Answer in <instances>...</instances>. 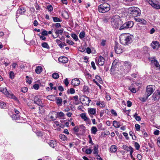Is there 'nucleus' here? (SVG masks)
<instances>
[{
  "instance_id": "obj_19",
  "label": "nucleus",
  "mask_w": 160,
  "mask_h": 160,
  "mask_svg": "<svg viewBox=\"0 0 160 160\" xmlns=\"http://www.w3.org/2000/svg\"><path fill=\"white\" fill-rule=\"evenodd\" d=\"M88 111L89 114L94 115L96 113V109L95 108H88Z\"/></svg>"
},
{
  "instance_id": "obj_49",
  "label": "nucleus",
  "mask_w": 160,
  "mask_h": 160,
  "mask_svg": "<svg viewBox=\"0 0 160 160\" xmlns=\"http://www.w3.org/2000/svg\"><path fill=\"white\" fill-rule=\"evenodd\" d=\"M47 9L49 11H52L53 10L52 7L51 5H48L47 6Z\"/></svg>"
},
{
  "instance_id": "obj_61",
  "label": "nucleus",
  "mask_w": 160,
  "mask_h": 160,
  "mask_svg": "<svg viewBox=\"0 0 160 160\" xmlns=\"http://www.w3.org/2000/svg\"><path fill=\"white\" fill-rule=\"evenodd\" d=\"M86 52L88 54H90L91 52V49L89 47H88L86 48Z\"/></svg>"
},
{
  "instance_id": "obj_7",
  "label": "nucleus",
  "mask_w": 160,
  "mask_h": 160,
  "mask_svg": "<svg viewBox=\"0 0 160 160\" xmlns=\"http://www.w3.org/2000/svg\"><path fill=\"white\" fill-rule=\"evenodd\" d=\"M132 65L130 62L125 61L124 63L123 68L124 69V73H128L131 68Z\"/></svg>"
},
{
  "instance_id": "obj_39",
  "label": "nucleus",
  "mask_w": 160,
  "mask_h": 160,
  "mask_svg": "<svg viewBox=\"0 0 160 160\" xmlns=\"http://www.w3.org/2000/svg\"><path fill=\"white\" fill-rule=\"evenodd\" d=\"M9 78L11 79H13L14 78L15 76V74L14 72L12 71H11L9 72Z\"/></svg>"
},
{
  "instance_id": "obj_1",
  "label": "nucleus",
  "mask_w": 160,
  "mask_h": 160,
  "mask_svg": "<svg viewBox=\"0 0 160 160\" xmlns=\"http://www.w3.org/2000/svg\"><path fill=\"white\" fill-rule=\"evenodd\" d=\"M133 35L129 34H123L119 37L120 43L124 45H128L132 42Z\"/></svg>"
},
{
  "instance_id": "obj_2",
  "label": "nucleus",
  "mask_w": 160,
  "mask_h": 160,
  "mask_svg": "<svg viewBox=\"0 0 160 160\" xmlns=\"http://www.w3.org/2000/svg\"><path fill=\"white\" fill-rule=\"evenodd\" d=\"M111 23L112 26L115 28H119L122 24V21L120 17L118 15L113 16L111 18Z\"/></svg>"
},
{
  "instance_id": "obj_23",
  "label": "nucleus",
  "mask_w": 160,
  "mask_h": 160,
  "mask_svg": "<svg viewBox=\"0 0 160 160\" xmlns=\"http://www.w3.org/2000/svg\"><path fill=\"white\" fill-rule=\"evenodd\" d=\"M134 83L132 84L131 86L129 88V90H130L132 92L135 93L137 91L135 88H134Z\"/></svg>"
},
{
  "instance_id": "obj_45",
  "label": "nucleus",
  "mask_w": 160,
  "mask_h": 160,
  "mask_svg": "<svg viewBox=\"0 0 160 160\" xmlns=\"http://www.w3.org/2000/svg\"><path fill=\"white\" fill-rule=\"evenodd\" d=\"M66 42L67 43L70 45H73L74 44V43L73 41L69 39H67Z\"/></svg>"
},
{
  "instance_id": "obj_57",
  "label": "nucleus",
  "mask_w": 160,
  "mask_h": 160,
  "mask_svg": "<svg viewBox=\"0 0 160 160\" xmlns=\"http://www.w3.org/2000/svg\"><path fill=\"white\" fill-rule=\"evenodd\" d=\"M35 8L37 10H40L41 8L40 7L37 3L35 4Z\"/></svg>"
},
{
  "instance_id": "obj_46",
  "label": "nucleus",
  "mask_w": 160,
  "mask_h": 160,
  "mask_svg": "<svg viewBox=\"0 0 160 160\" xmlns=\"http://www.w3.org/2000/svg\"><path fill=\"white\" fill-rule=\"evenodd\" d=\"M135 147L137 150H139L140 147L139 144L137 142H135L134 144Z\"/></svg>"
},
{
  "instance_id": "obj_41",
  "label": "nucleus",
  "mask_w": 160,
  "mask_h": 160,
  "mask_svg": "<svg viewBox=\"0 0 160 160\" xmlns=\"http://www.w3.org/2000/svg\"><path fill=\"white\" fill-rule=\"evenodd\" d=\"M71 36L73 38V39L76 41H77L78 39L77 35L75 34H72Z\"/></svg>"
},
{
  "instance_id": "obj_27",
  "label": "nucleus",
  "mask_w": 160,
  "mask_h": 160,
  "mask_svg": "<svg viewBox=\"0 0 160 160\" xmlns=\"http://www.w3.org/2000/svg\"><path fill=\"white\" fill-rule=\"evenodd\" d=\"M96 105L97 106H99L101 108H104L105 106V103L103 101H97L96 102Z\"/></svg>"
},
{
  "instance_id": "obj_43",
  "label": "nucleus",
  "mask_w": 160,
  "mask_h": 160,
  "mask_svg": "<svg viewBox=\"0 0 160 160\" xmlns=\"http://www.w3.org/2000/svg\"><path fill=\"white\" fill-rule=\"evenodd\" d=\"M62 16L67 19H68L69 18V16L67 12H65L64 13L62 14Z\"/></svg>"
},
{
  "instance_id": "obj_35",
  "label": "nucleus",
  "mask_w": 160,
  "mask_h": 160,
  "mask_svg": "<svg viewBox=\"0 0 160 160\" xmlns=\"http://www.w3.org/2000/svg\"><path fill=\"white\" fill-rule=\"evenodd\" d=\"M52 77L54 79H57L59 78V75L58 73L55 72L52 74Z\"/></svg>"
},
{
  "instance_id": "obj_64",
  "label": "nucleus",
  "mask_w": 160,
  "mask_h": 160,
  "mask_svg": "<svg viewBox=\"0 0 160 160\" xmlns=\"http://www.w3.org/2000/svg\"><path fill=\"white\" fill-rule=\"evenodd\" d=\"M106 41L105 40H102V42H101V45L102 46H105V45L106 44Z\"/></svg>"
},
{
  "instance_id": "obj_28",
  "label": "nucleus",
  "mask_w": 160,
  "mask_h": 160,
  "mask_svg": "<svg viewBox=\"0 0 160 160\" xmlns=\"http://www.w3.org/2000/svg\"><path fill=\"white\" fill-rule=\"evenodd\" d=\"M42 68L41 66H38L36 67L35 69V72L37 74H40L42 71Z\"/></svg>"
},
{
  "instance_id": "obj_38",
  "label": "nucleus",
  "mask_w": 160,
  "mask_h": 160,
  "mask_svg": "<svg viewBox=\"0 0 160 160\" xmlns=\"http://www.w3.org/2000/svg\"><path fill=\"white\" fill-rule=\"evenodd\" d=\"M85 32H81L80 33L79 36L80 39H82L85 37Z\"/></svg>"
},
{
  "instance_id": "obj_4",
  "label": "nucleus",
  "mask_w": 160,
  "mask_h": 160,
  "mask_svg": "<svg viewBox=\"0 0 160 160\" xmlns=\"http://www.w3.org/2000/svg\"><path fill=\"white\" fill-rule=\"evenodd\" d=\"M134 25V23L132 21H129L123 24L120 26L119 29L120 30H125L128 28H132Z\"/></svg>"
},
{
  "instance_id": "obj_55",
  "label": "nucleus",
  "mask_w": 160,
  "mask_h": 160,
  "mask_svg": "<svg viewBox=\"0 0 160 160\" xmlns=\"http://www.w3.org/2000/svg\"><path fill=\"white\" fill-rule=\"evenodd\" d=\"M33 88L35 90H38L39 88V85L37 84H35L34 85Z\"/></svg>"
},
{
  "instance_id": "obj_58",
  "label": "nucleus",
  "mask_w": 160,
  "mask_h": 160,
  "mask_svg": "<svg viewBox=\"0 0 160 160\" xmlns=\"http://www.w3.org/2000/svg\"><path fill=\"white\" fill-rule=\"evenodd\" d=\"M135 83L136 85L138 86L139 87H140L141 86V83L140 82V81H138L137 82H135Z\"/></svg>"
},
{
  "instance_id": "obj_37",
  "label": "nucleus",
  "mask_w": 160,
  "mask_h": 160,
  "mask_svg": "<svg viewBox=\"0 0 160 160\" xmlns=\"http://www.w3.org/2000/svg\"><path fill=\"white\" fill-rule=\"evenodd\" d=\"M53 21L54 22H60L62 21L58 18L56 17H52Z\"/></svg>"
},
{
  "instance_id": "obj_63",
  "label": "nucleus",
  "mask_w": 160,
  "mask_h": 160,
  "mask_svg": "<svg viewBox=\"0 0 160 160\" xmlns=\"http://www.w3.org/2000/svg\"><path fill=\"white\" fill-rule=\"evenodd\" d=\"M64 83L66 86H68L69 82L68 78H66L65 79L64 81Z\"/></svg>"
},
{
  "instance_id": "obj_53",
  "label": "nucleus",
  "mask_w": 160,
  "mask_h": 160,
  "mask_svg": "<svg viewBox=\"0 0 160 160\" xmlns=\"http://www.w3.org/2000/svg\"><path fill=\"white\" fill-rule=\"evenodd\" d=\"M69 92L71 94H73L75 92L74 89L72 88H71L70 89Z\"/></svg>"
},
{
  "instance_id": "obj_40",
  "label": "nucleus",
  "mask_w": 160,
  "mask_h": 160,
  "mask_svg": "<svg viewBox=\"0 0 160 160\" xmlns=\"http://www.w3.org/2000/svg\"><path fill=\"white\" fill-rule=\"evenodd\" d=\"M2 90V92H3L5 95H6L8 96L9 95V93L7 91L6 88H3Z\"/></svg>"
},
{
  "instance_id": "obj_25",
  "label": "nucleus",
  "mask_w": 160,
  "mask_h": 160,
  "mask_svg": "<svg viewBox=\"0 0 160 160\" xmlns=\"http://www.w3.org/2000/svg\"><path fill=\"white\" fill-rule=\"evenodd\" d=\"M56 99L57 104L59 106H61L62 105V99L61 98L57 97L56 98Z\"/></svg>"
},
{
  "instance_id": "obj_17",
  "label": "nucleus",
  "mask_w": 160,
  "mask_h": 160,
  "mask_svg": "<svg viewBox=\"0 0 160 160\" xmlns=\"http://www.w3.org/2000/svg\"><path fill=\"white\" fill-rule=\"evenodd\" d=\"M58 61L63 63H67L68 61V59L66 57H60L58 58Z\"/></svg>"
},
{
  "instance_id": "obj_5",
  "label": "nucleus",
  "mask_w": 160,
  "mask_h": 160,
  "mask_svg": "<svg viewBox=\"0 0 160 160\" xmlns=\"http://www.w3.org/2000/svg\"><path fill=\"white\" fill-rule=\"evenodd\" d=\"M130 14H132L133 17H135L140 15V10L137 7H132L130 9Z\"/></svg>"
},
{
  "instance_id": "obj_52",
  "label": "nucleus",
  "mask_w": 160,
  "mask_h": 160,
  "mask_svg": "<svg viewBox=\"0 0 160 160\" xmlns=\"http://www.w3.org/2000/svg\"><path fill=\"white\" fill-rule=\"evenodd\" d=\"M95 78L97 80H98V81L100 82L101 83V82H102V80L101 77L98 76V75H96L95 76Z\"/></svg>"
},
{
  "instance_id": "obj_12",
  "label": "nucleus",
  "mask_w": 160,
  "mask_h": 160,
  "mask_svg": "<svg viewBox=\"0 0 160 160\" xmlns=\"http://www.w3.org/2000/svg\"><path fill=\"white\" fill-rule=\"evenodd\" d=\"M152 63L153 64L156 68H160V65L158 61L154 58H149Z\"/></svg>"
},
{
  "instance_id": "obj_29",
  "label": "nucleus",
  "mask_w": 160,
  "mask_h": 160,
  "mask_svg": "<svg viewBox=\"0 0 160 160\" xmlns=\"http://www.w3.org/2000/svg\"><path fill=\"white\" fill-rule=\"evenodd\" d=\"M98 131V129L96 127L93 126L91 128V132L92 133L95 134Z\"/></svg>"
},
{
  "instance_id": "obj_14",
  "label": "nucleus",
  "mask_w": 160,
  "mask_h": 160,
  "mask_svg": "<svg viewBox=\"0 0 160 160\" xmlns=\"http://www.w3.org/2000/svg\"><path fill=\"white\" fill-rule=\"evenodd\" d=\"M105 59L102 57L100 56L97 59V61L98 65L100 66L103 65L104 63Z\"/></svg>"
},
{
  "instance_id": "obj_11",
  "label": "nucleus",
  "mask_w": 160,
  "mask_h": 160,
  "mask_svg": "<svg viewBox=\"0 0 160 160\" xmlns=\"http://www.w3.org/2000/svg\"><path fill=\"white\" fill-rule=\"evenodd\" d=\"M148 3L155 8L158 9H160V5L157 2H154L152 0H149Z\"/></svg>"
},
{
  "instance_id": "obj_33",
  "label": "nucleus",
  "mask_w": 160,
  "mask_h": 160,
  "mask_svg": "<svg viewBox=\"0 0 160 160\" xmlns=\"http://www.w3.org/2000/svg\"><path fill=\"white\" fill-rule=\"evenodd\" d=\"M113 125L114 127L116 128H118L120 127V124L118 122L114 121L113 122Z\"/></svg>"
},
{
  "instance_id": "obj_21",
  "label": "nucleus",
  "mask_w": 160,
  "mask_h": 160,
  "mask_svg": "<svg viewBox=\"0 0 160 160\" xmlns=\"http://www.w3.org/2000/svg\"><path fill=\"white\" fill-rule=\"evenodd\" d=\"M134 19L137 22H141L142 24H145L147 22L144 19L139 18H135Z\"/></svg>"
},
{
  "instance_id": "obj_24",
  "label": "nucleus",
  "mask_w": 160,
  "mask_h": 160,
  "mask_svg": "<svg viewBox=\"0 0 160 160\" xmlns=\"http://www.w3.org/2000/svg\"><path fill=\"white\" fill-rule=\"evenodd\" d=\"M118 149V147L115 145H112L111 146L110 150L112 152H115Z\"/></svg>"
},
{
  "instance_id": "obj_44",
  "label": "nucleus",
  "mask_w": 160,
  "mask_h": 160,
  "mask_svg": "<svg viewBox=\"0 0 160 160\" xmlns=\"http://www.w3.org/2000/svg\"><path fill=\"white\" fill-rule=\"evenodd\" d=\"M39 108L40 110V113L41 114H42L44 112V110L43 108L41 106L39 107Z\"/></svg>"
},
{
  "instance_id": "obj_36",
  "label": "nucleus",
  "mask_w": 160,
  "mask_h": 160,
  "mask_svg": "<svg viewBox=\"0 0 160 160\" xmlns=\"http://www.w3.org/2000/svg\"><path fill=\"white\" fill-rule=\"evenodd\" d=\"M42 46L43 48H46L48 49H49L50 48V47L47 43L46 42L42 43Z\"/></svg>"
},
{
  "instance_id": "obj_60",
  "label": "nucleus",
  "mask_w": 160,
  "mask_h": 160,
  "mask_svg": "<svg viewBox=\"0 0 160 160\" xmlns=\"http://www.w3.org/2000/svg\"><path fill=\"white\" fill-rule=\"evenodd\" d=\"M127 106L129 107L132 105V103L130 101H128L127 102Z\"/></svg>"
},
{
  "instance_id": "obj_51",
  "label": "nucleus",
  "mask_w": 160,
  "mask_h": 160,
  "mask_svg": "<svg viewBox=\"0 0 160 160\" xmlns=\"http://www.w3.org/2000/svg\"><path fill=\"white\" fill-rule=\"evenodd\" d=\"M135 127L137 131H140V126L139 124H136L135 125Z\"/></svg>"
},
{
  "instance_id": "obj_30",
  "label": "nucleus",
  "mask_w": 160,
  "mask_h": 160,
  "mask_svg": "<svg viewBox=\"0 0 160 160\" xmlns=\"http://www.w3.org/2000/svg\"><path fill=\"white\" fill-rule=\"evenodd\" d=\"M59 137L63 141H66L67 139V137L63 134H60L59 135Z\"/></svg>"
},
{
  "instance_id": "obj_15",
  "label": "nucleus",
  "mask_w": 160,
  "mask_h": 160,
  "mask_svg": "<svg viewBox=\"0 0 160 160\" xmlns=\"http://www.w3.org/2000/svg\"><path fill=\"white\" fill-rule=\"evenodd\" d=\"M80 116L83 119L84 121H88V123L91 124L90 121V119L86 116L85 113H82L80 114Z\"/></svg>"
},
{
  "instance_id": "obj_31",
  "label": "nucleus",
  "mask_w": 160,
  "mask_h": 160,
  "mask_svg": "<svg viewBox=\"0 0 160 160\" xmlns=\"http://www.w3.org/2000/svg\"><path fill=\"white\" fill-rule=\"evenodd\" d=\"M6 106V104L4 102L0 100V108H5Z\"/></svg>"
},
{
  "instance_id": "obj_32",
  "label": "nucleus",
  "mask_w": 160,
  "mask_h": 160,
  "mask_svg": "<svg viewBox=\"0 0 160 160\" xmlns=\"http://www.w3.org/2000/svg\"><path fill=\"white\" fill-rule=\"evenodd\" d=\"M98 145L97 146H94V151L93 152V153L94 154H97L98 153Z\"/></svg>"
},
{
  "instance_id": "obj_16",
  "label": "nucleus",
  "mask_w": 160,
  "mask_h": 160,
  "mask_svg": "<svg viewBox=\"0 0 160 160\" xmlns=\"http://www.w3.org/2000/svg\"><path fill=\"white\" fill-rule=\"evenodd\" d=\"M151 46L154 49H157L160 47V44L157 41H153L151 43Z\"/></svg>"
},
{
  "instance_id": "obj_59",
  "label": "nucleus",
  "mask_w": 160,
  "mask_h": 160,
  "mask_svg": "<svg viewBox=\"0 0 160 160\" xmlns=\"http://www.w3.org/2000/svg\"><path fill=\"white\" fill-rule=\"evenodd\" d=\"M42 35L47 36L48 34V32L46 30H43L42 32Z\"/></svg>"
},
{
  "instance_id": "obj_34",
  "label": "nucleus",
  "mask_w": 160,
  "mask_h": 160,
  "mask_svg": "<svg viewBox=\"0 0 160 160\" xmlns=\"http://www.w3.org/2000/svg\"><path fill=\"white\" fill-rule=\"evenodd\" d=\"M160 96L158 94H153L152 96V99L154 101L160 98Z\"/></svg>"
},
{
  "instance_id": "obj_10",
  "label": "nucleus",
  "mask_w": 160,
  "mask_h": 160,
  "mask_svg": "<svg viewBox=\"0 0 160 160\" xmlns=\"http://www.w3.org/2000/svg\"><path fill=\"white\" fill-rule=\"evenodd\" d=\"M114 50L116 53L118 54H119L122 52V49L121 48L120 45L117 42L115 43Z\"/></svg>"
},
{
  "instance_id": "obj_50",
  "label": "nucleus",
  "mask_w": 160,
  "mask_h": 160,
  "mask_svg": "<svg viewBox=\"0 0 160 160\" xmlns=\"http://www.w3.org/2000/svg\"><path fill=\"white\" fill-rule=\"evenodd\" d=\"M83 90L84 92H88V86H84L83 88Z\"/></svg>"
},
{
  "instance_id": "obj_3",
  "label": "nucleus",
  "mask_w": 160,
  "mask_h": 160,
  "mask_svg": "<svg viewBox=\"0 0 160 160\" xmlns=\"http://www.w3.org/2000/svg\"><path fill=\"white\" fill-rule=\"evenodd\" d=\"M110 6L107 3H103L98 6V10L100 12L104 13L108 11Z\"/></svg>"
},
{
  "instance_id": "obj_26",
  "label": "nucleus",
  "mask_w": 160,
  "mask_h": 160,
  "mask_svg": "<svg viewBox=\"0 0 160 160\" xmlns=\"http://www.w3.org/2000/svg\"><path fill=\"white\" fill-rule=\"evenodd\" d=\"M55 34L57 35V37H58L59 34H62L63 31V29L62 28L60 30L58 29H55Z\"/></svg>"
},
{
  "instance_id": "obj_48",
  "label": "nucleus",
  "mask_w": 160,
  "mask_h": 160,
  "mask_svg": "<svg viewBox=\"0 0 160 160\" xmlns=\"http://www.w3.org/2000/svg\"><path fill=\"white\" fill-rule=\"evenodd\" d=\"M92 150L90 148L87 149L86 150L85 152L88 154H90L92 152Z\"/></svg>"
},
{
  "instance_id": "obj_56",
  "label": "nucleus",
  "mask_w": 160,
  "mask_h": 160,
  "mask_svg": "<svg viewBox=\"0 0 160 160\" xmlns=\"http://www.w3.org/2000/svg\"><path fill=\"white\" fill-rule=\"evenodd\" d=\"M91 64L93 69L94 70H96V67L94 62L93 61L91 63Z\"/></svg>"
},
{
  "instance_id": "obj_47",
  "label": "nucleus",
  "mask_w": 160,
  "mask_h": 160,
  "mask_svg": "<svg viewBox=\"0 0 160 160\" xmlns=\"http://www.w3.org/2000/svg\"><path fill=\"white\" fill-rule=\"evenodd\" d=\"M28 90V89L27 88V87L22 88L21 89V91L22 92L24 93L26 92Z\"/></svg>"
},
{
  "instance_id": "obj_18",
  "label": "nucleus",
  "mask_w": 160,
  "mask_h": 160,
  "mask_svg": "<svg viewBox=\"0 0 160 160\" xmlns=\"http://www.w3.org/2000/svg\"><path fill=\"white\" fill-rule=\"evenodd\" d=\"M25 9L23 8H21L18 9L17 12V16H18L20 15L23 14L25 12Z\"/></svg>"
},
{
  "instance_id": "obj_13",
  "label": "nucleus",
  "mask_w": 160,
  "mask_h": 160,
  "mask_svg": "<svg viewBox=\"0 0 160 160\" xmlns=\"http://www.w3.org/2000/svg\"><path fill=\"white\" fill-rule=\"evenodd\" d=\"M80 83L79 80L77 78H75L72 79L71 81V84L74 86H78Z\"/></svg>"
},
{
  "instance_id": "obj_62",
  "label": "nucleus",
  "mask_w": 160,
  "mask_h": 160,
  "mask_svg": "<svg viewBox=\"0 0 160 160\" xmlns=\"http://www.w3.org/2000/svg\"><path fill=\"white\" fill-rule=\"evenodd\" d=\"M58 89L61 92H62L64 91V88L61 86H58Z\"/></svg>"
},
{
  "instance_id": "obj_8",
  "label": "nucleus",
  "mask_w": 160,
  "mask_h": 160,
  "mask_svg": "<svg viewBox=\"0 0 160 160\" xmlns=\"http://www.w3.org/2000/svg\"><path fill=\"white\" fill-rule=\"evenodd\" d=\"M154 90L152 85L148 86L146 88V91L145 94L147 95L146 98H148V97L151 95L153 92Z\"/></svg>"
},
{
  "instance_id": "obj_22",
  "label": "nucleus",
  "mask_w": 160,
  "mask_h": 160,
  "mask_svg": "<svg viewBox=\"0 0 160 160\" xmlns=\"http://www.w3.org/2000/svg\"><path fill=\"white\" fill-rule=\"evenodd\" d=\"M34 103L38 105H40L42 103L41 100L38 98V96L35 97L34 98Z\"/></svg>"
},
{
  "instance_id": "obj_9",
  "label": "nucleus",
  "mask_w": 160,
  "mask_h": 160,
  "mask_svg": "<svg viewBox=\"0 0 160 160\" xmlns=\"http://www.w3.org/2000/svg\"><path fill=\"white\" fill-rule=\"evenodd\" d=\"M80 99L82 103L84 105L89 104L91 101L88 97L84 96L81 97Z\"/></svg>"
},
{
  "instance_id": "obj_6",
  "label": "nucleus",
  "mask_w": 160,
  "mask_h": 160,
  "mask_svg": "<svg viewBox=\"0 0 160 160\" xmlns=\"http://www.w3.org/2000/svg\"><path fill=\"white\" fill-rule=\"evenodd\" d=\"M52 114H55V116H51L50 118L52 120H54L56 119L57 118H62L65 116V114L62 112H52Z\"/></svg>"
},
{
  "instance_id": "obj_42",
  "label": "nucleus",
  "mask_w": 160,
  "mask_h": 160,
  "mask_svg": "<svg viewBox=\"0 0 160 160\" xmlns=\"http://www.w3.org/2000/svg\"><path fill=\"white\" fill-rule=\"evenodd\" d=\"M8 97L10 98L13 99L15 100H17V97L13 94H9V95L8 96Z\"/></svg>"
},
{
  "instance_id": "obj_54",
  "label": "nucleus",
  "mask_w": 160,
  "mask_h": 160,
  "mask_svg": "<svg viewBox=\"0 0 160 160\" xmlns=\"http://www.w3.org/2000/svg\"><path fill=\"white\" fill-rule=\"evenodd\" d=\"M111 112V113L114 116H117V113L113 109H112Z\"/></svg>"
},
{
  "instance_id": "obj_20",
  "label": "nucleus",
  "mask_w": 160,
  "mask_h": 160,
  "mask_svg": "<svg viewBox=\"0 0 160 160\" xmlns=\"http://www.w3.org/2000/svg\"><path fill=\"white\" fill-rule=\"evenodd\" d=\"M48 143L50 146L53 148H54L57 145L56 142L53 140L50 141Z\"/></svg>"
}]
</instances>
